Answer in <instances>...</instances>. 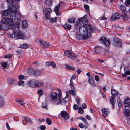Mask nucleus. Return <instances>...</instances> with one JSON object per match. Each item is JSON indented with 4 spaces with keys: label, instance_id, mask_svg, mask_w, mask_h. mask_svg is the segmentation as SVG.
<instances>
[{
    "label": "nucleus",
    "instance_id": "7c9ffc66",
    "mask_svg": "<svg viewBox=\"0 0 130 130\" xmlns=\"http://www.w3.org/2000/svg\"><path fill=\"white\" fill-rule=\"evenodd\" d=\"M120 7L121 10L122 11L123 13L125 12H127V11H126V8L124 6L122 5H121L120 6Z\"/></svg>",
    "mask_w": 130,
    "mask_h": 130
},
{
    "label": "nucleus",
    "instance_id": "13d9d810",
    "mask_svg": "<svg viewBox=\"0 0 130 130\" xmlns=\"http://www.w3.org/2000/svg\"><path fill=\"white\" fill-rule=\"evenodd\" d=\"M95 79L97 82L99 81V78L98 76L97 75H96L95 76Z\"/></svg>",
    "mask_w": 130,
    "mask_h": 130
},
{
    "label": "nucleus",
    "instance_id": "49530a36",
    "mask_svg": "<svg viewBox=\"0 0 130 130\" xmlns=\"http://www.w3.org/2000/svg\"><path fill=\"white\" fill-rule=\"evenodd\" d=\"M37 93L39 96H41L43 93L42 91L41 90H38L37 91Z\"/></svg>",
    "mask_w": 130,
    "mask_h": 130
},
{
    "label": "nucleus",
    "instance_id": "f3484780",
    "mask_svg": "<svg viewBox=\"0 0 130 130\" xmlns=\"http://www.w3.org/2000/svg\"><path fill=\"white\" fill-rule=\"evenodd\" d=\"M88 81L89 83L92 86H95L94 80L92 78V77H89Z\"/></svg>",
    "mask_w": 130,
    "mask_h": 130
},
{
    "label": "nucleus",
    "instance_id": "c85d7f7f",
    "mask_svg": "<svg viewBox=\"0 0 130 130\" xmlns=\"http://www.w3.org/2000/svg\"><path fill=\"white\" fill-rule=\"evenodd\" d=\"M35 71L32 68H30L28 70L27 72L29 75H32L34 74Z\"/></svg>",
    "mask_w": 130,
    "mask_h": 130
},
{
    "label": "nucleus",
    "instance_id": "4be33fe9",
    "mask_svg": "<svg viewBox=\"0 0 130 130\" xmlns=\"http://www.w3.org/2000/svg\"><path fill=\"white\" fill-rule=\"evenodd\" d=\"M40 43L41 44L45 47H47L50 46L48 43H47L46 42L44 41H40Z\"/></svg>",
    "mask_w": 130,
    "mask_h": 130
},
{
    "label": "nucleus",
    "instance_id": "6e6552de",
    "mask_svg": "<svg viewBox=\"0 0 130 130\" xmlns=\"http://www.w3.org/2000/svg\"><path fill=\"white\" fill-rule=\"evenodd\" d=\"M61 115V117L65 121L67 122V121L69 118V115L65 111H63L61 112L60 113L59 115V116L60 117V115Z\"/></svg>",
    "mask_w": 130,
    "mask_h": 130
},
{
    "label": "nucleus",
    "instance_id": "1a4fd4ad",
    "mask_svg": "<svg viewBox=\"0 0 130 130\" xmlns=\"http://www.w3.org/2000/svg\"><path fill=\"white\" fill-rule=\"evenodd\" d=\"M100 42L103 43L106 46H108L110 44V42L109 40H107L104 37H102L99 40Z\"/></svg>",
    "mask_w": 130,
    "mask_h": 130
},
{
    "label": "nucleus",
    "instance_id": "a19ab883",
    "mask_svg": "<svg viewBox=\"0 0 130 130\" xmlns=\"http://www.w3.org/2000/svg\"><path fill=\"white\" fill-rule=\"evenodd\" d=\"M12 56V55L11 54H7L5 55L4 56V58H10Z\"/></svg>",
    "mask_w": 130,
    "mask_h": 130
},
{
    "label": "nucleus",
    "instance_id": "dca6fc26",
    "mask_svg": "<svg viewBox=\"0 0 130 130\" xmlns=\"http://www.w3.org/2000/svg\"><path fill=\"white\" fill-rule=\"evenodd\" d=\"M128 106H124L123 113L127 117H129L130 115V110L126 108V107H127Z\"/></svg>",
    "mask_w": 130,
    "mask_h": 130
},
{
    "label": "nucleus",
    "instance_id": "864d4df0",
    "mask_svg": "<svg viewBox=\"0 0 130 130\" xmlns=\"http://www.w3.org/2000/svg\"><path fill=\"white\" fill-rule=\"evenodd\" d=\"M80 119L82 120L84 123L87 124V122L86 120L83 117H81L80 118Z\"/></svg>",
    "mask_w": 130,
    "mask_h": 130
},
{
    "label": "nucleus",
    "instance_id": "0eeeda50",
    "mask_svg": "<svg viewBox=\"0 0 130 130\" xmlns=\"http://www.w3.org/2000/svg\"><path fill=\"white\" fill-rule=\"evenodd\" d=\"M64 54L65 56L68 57V58L73 60H75L77 58L76 55L70 52V51L68 50H65L64 52Z\"/></svg>",
    "mask_w": 130,
    "mask_h": 130
},
{
    "label": "nucleus",
    "instance_id": "9d476101",
    "mask_svg": "<svg viewBox=\"0 0 130 130\" xmlns=\"http://www.w3.org/2000/svg\"><path fill=\"white\" fill-rule=\"evenodd\" d=\"M45 18L49 19L50 18V14L52 11L51 8H49L45 9Z\"/></svg>",
    "mask_w": 130,
    "mask_h": 130
},
{
    "label": "nucleus",
    "instance_id": "9b49d317",
    "mask_svg": "<svg viewBox=\"0 0 130 130\" xmlns=\"http://www.w3.org/2000/svg\"><path fill=\"white\" fill-rule=\"evenodd\" d=\"M121 17L120 14L118 13H115L110 18L111 20H114L119 19Z\"/></svg>",
    "mask_w": 130,
    "mask_h": 130
},
{
    "label": "nucleus",
    "instance_id": "a878e982",
    "mask_svg": "<svg viewBox=\"0 0 130 130\" xmlns=\"http://www.w3.org/2000/svg\"><path fill=\"white\" fill-rule=\"evenodd\" d=\"M111 93L112 96H114L115 95H117L118 93V92L114 89H112L111 91Z\"/></svg>",
    "mask_w": 130,
    "mask_h": 130
},
{
    "label": "nucleus",
    "instance_id": "423d86ee",
    "mask_svg": "<svg viewBox=\"0 0 130 130\" xmlns=\"http://www.w3.org/2000/svg\"><path fill=\"white\" fill-rule=\"evenodd\" d=\"M65 3L64 2L61 1L54 8V11L55 12L57 16H59L60 14V12L59 11V9L61 8L62 9L64 8V6Z\"/></svg>",
    "mask_w": 130,
    "mask_h": 130
},
{
    "label": "nucleus",
    "instance_id": "aec40b11",
    "mask_svg": "<svg viewBox=\"0 0 130 130\" xmlns=\"http://www.w3.org/2000/svg\"><path fill=\"white\" fill-rule=\"evenodd\" d=\"M63 27L66 29L70 30L71 28V26L67 23H66L64 25H63Z\"/></svg>",
    "mask_w": 130,
    "mask_h": 130
},
{
    "label": "nucleus",
    "instance_id": "4c0bfd02",
    "mask_svg": "<svg viewBox=\"0 0 130 130\" xmlns=\"http://www.w3.org/2000/svg\"><path fill=\"white\" fill-rule=\"evenodd\" d=\"M70 86L71 89H75L74 84L73 83V81L71 80H70Z\"/></svg>",
    "mask_w": 130,
    "mask_h": 130
},
{
    "label": "nucleus",
    "instance_id": "b1692460",
    "mask_svg": "<svg viewBox=\"0 0 130 130\" xmlns=\"http://www.w3.org/2000/svg\"><path fill=\"white\" fill-rule=\"evenodd\" d=\"M24 118L25 119V120L28 123L30 124H32L33 123V122L32 120L30 119L28 117L24 116Z\"/></svg>",
    "mask_w": 130,
    "mask_h": 130
},
{
    "label": "nucleus",
    "instance_id": "338daca9",
    "mask_svg": "<svg viewBox=\"0 0 130 130\" xmlns=\"http://www.w3.org/2000/svg\"><path fill=\"white\" fill-rule=\"evenodd\" d=\"M51 61L47 62H46V65L48 66H50L51 65Z\"/></svg>",
    "mask_w": 130,
    "mask_h": 130
},
{
    "label": "nucleus",
    "instance_id": "473e14b6",
    "mask_svg": "<svg viewBox=\"0 0 130 130\" xmlns=\"http://www.w3.org/2000/svg\"><path fill=\"white\" fill-rule=\"evenodd\" d=\"M58 90L59 91V93L58 95V99L57 100H62L61 98L62 97V94L61 93V91L60 89H58Z\"/></svg>",
    "mask_w": 130,
    "mask_h": 130
},
{
    "label": "nucleus",
    "instance_id": "8fccbe9b",
    "mask_svg": "<svg viewBox=\"0 0 130 130\" xmlns=\"http://www.w3.org/2000/svg\"><path fill=\"white\" fill-rule=\"evenodd\" d=\"M52 2L51 0H46V3L48 5H50L52 4Z\"/></svg>",
    "mask_w": 130,
    "mask_h": 130
},
{
    "label": "nucleus",
    "instance_id": "4468645a",
    "mask_svg": "<svg viewBox=\"0 0 130 130\" xmlns=\"http://www.w3.org/2000/svg\"><path fill=\"white\" fill-rule=\"evenodd\" d=\"M113 44L114 46L117 47L120 46L121 42L119 39H116L113 40Z\"/></svg>",
    "mask_w": 130,
    "mask_h": 130
},
{
    "label": "nucleus",
    "instance_id": "ea45409f",
    "mask_svg": "<svg viewBox=\"0 0 130 130\" xmlns=\"http://www.w3.org/2000/svg\"><path fill=\"white\" fill-rule=\"evenodd\" d=\"M5 105V102L3 99L0 96V105Z\"/></svg>",
    "mask_w": 130,
    "mask_h": 130
},
{
    "label": "nucleus",
    "instance_id": "5fc2aeb1",
    "mask_svg": "<svg viewBox=\"0 0 130 130\" xmlns=\"http://www.w3.org/2000/svg\"><path fill=\"white\" fill-rule=\"evenodd\" d=\"M125 4L126 6H128L130 5V0H127L125 2Z\"/></svg>",
    "mask_w": 130,
    "mask_h": 130
},
{
    "label": "nucleus",
    "instance_id": "2eb2a0df",
    "mask_svg": "<svg viewBox=\"0 0 130 130\" xmlns=\"http://www.w3.org/2000/svg\"><path fill=\"white\" fill-rule=\"evenodd\" d=\"M8 83L11 85L15 84L16 83V81L12 78H9L8 79Z\"/></svg>",
    "mask_w": 130,
    "mask_h": 130
},
{
    "label": "nucleus",
    "instance_id": "bb28decb",
    "mask_svg": "<svg viewBox=\"0 0 130 130\" xmlns=\"http://www.w3.org/2000/svg\"><path fill=\"white\" fill-rule=\"evenodd\" d=\"M130 75V71H126L124 73L122 74V76L123 77H124L127 75Z\"/></svg>",
    "mask_w": 130,
    "mask_h": 130
},
{
    "label": "nucleus",
    "instance_id": "39448f33",
    "mask_svg": "<svg viewBox=\"0 0 130 130\" xmlns=\"http://www.w3.org/2000/svg\"><path fill=\"white\" fill-rule=\"evenodd\" d=\"M9 7L8 6V9L6 10H4L1 12V14L2 16H6L8 15L9 13H10L11 14L12 12H15L16 13V12H15V10L14 8H15L16 9H15V10L17 11V12L18 13H20L18 11V9L19 6L17 5H15L14 6L12 5V6H11V8H9Z\"/></svg>",
    "mask_w": 130,
    "mask_h": 130
},
{
    "label": "nucleus",
    "instance_id": "72a5a7b5",
    "mask_svg": "<svg viewBox=\"0 0 130 130\" xmlns=\"http://www.w3.org/2000/svg\"><path fill=\"white\" fill-rule=\"evenodd\" d=\"M1 66L4 68H6L8 65V62H4L1 63Z\"/></svg>",
    "mask_w": 130,
    "mask_h": 130
},
{
    "label": "nucleus",
    "instance_id": "58836bf2",
    "mask_svg": "<svg viewBox=\"0 0 130 130\" xmlns=\"http://www.w3.org/2000/svg\"><path fill=\"white\" fill-rule=\"evenodd\" d=\"M57 20V17H55L54 18H51L49 20L50 22L51 23L55 22Z\"/></svg>",
    "mask_w": 130,
    "mask_h": 130
},
{
    "label": "nucleus",
    "instance_id": "5701e85b",
    "mask_svg": "<svg viewBox=\"0 0 130 130\" xmlns=\"http://www.w3.org/2000/svg\"><path fill=\"white\" fill-rule=\"evenodd\" d=\"M115 99L114 96H111L110 99V102L112 106H114V102H115Z\"/></svg>",
    "mask_w": 130,
    "mask_h": 130
},
{
    "label": "nucleus",
    "instance_id": "412c9836",
    "mask_svg": "<svg viewBox=\"0 0 130 130\" xmlns=\"http://www.w3.org/2000/svg\"><path fill=\"white\" fill-rule=\"evenodd\" d=\"M22 25L23 28H27L28 27L27 22L25 20H23L22 21Z\"/></svg>",
    "mask_w": 130,
    "mask_h": 130
},
{
    "label": "nucleus",
    "instance_id": "09e8293b",
    "mask_svg": "<svg viewBox=\"0 0 130 130\" xmlns=\"http://www.w3.org/2000/svg\"><path fill=\"white\" fill-rule=\"evenodd\" d=\"M78 112L79 113L82 114L83 113L84 111L83 109L81 107L79 108Z\"/></svg>",
    "mask_w": 130,
    "mask_h": 130
},
{
    "label": "nucleus",
    "instance_id": "ddd939ff",
    "mask_svg": "<svg viewBox=\"0 0 130 130\" xmlns=\"http://www.w3.org/2000/svg\"><path fill=\"white\" fill-rule=\"evenodd\" d=\"M28 85L31 87H36V80H32L29 81L28 83Z\"/></svg>",
    "mask_w": 130,
    "mask_h": 130
},
{
    "label": "nucleus",
    "instance_id": "f704fd0d",
    "mask_svg": "<svg viewBox=\"0 0 130 130\" xmlns=\"http://www.w3.org/2000/svg\"><path fill=\"white\" fill-rule=\"evenodd\" d=\"M95 52L96 53H98L101 50V47H96L95 48Z\"/></svg>",
    "mask_w": 130,
    "mask_h": 130
},
{
    "label": "nucleus",
    "instance_id": "a211bd4d",
    "mask_svg": "<svg viewBox=\"0 0 130 130\" xmlns=\"http://www.w3.org/2000/svg\"><path fill=\"white\" fill-rule=\"evenodd\" d=\"M127 12L123 13V15H122L124 21H126L129 19V15L126 14Z\"/></svg>",
    "mask_w": 130,
    "mask_h": 130
},
{
    "label": "nucleus",
    "instance_id": "f257e3e1",
    "mask_svg": "<svg viewBox=\"0 0 130 130\" xmlns=\"http://www.w3.org/2000/svg\"><path fill=\"white\" fill-rule=\"evenodd\" d=\"M76 23L74 31L77 39L85 40L91 37L93 28L90 25H87V21L86 18L84 17L78 19Z\"/></svg>",
    "mask_w": 130,
    "mask_h": 130
},
{
    "label": "nucleus",
    "instance_id": "cd10ccee",
    "mask_svg": "<svg viewBox=\"0 0 130 130\" xmlns=\"http://www.w3.org/2000/svg\"><path fill=\"white\" fill-rule=\"evenodd\" d=\"M7 1L8 3V5L9 7V8H11V6H12L13 4V1L12 0H7Z\"/></svg>",
    "mask_w": 130,
    "mask_h": 130
},
{
    "label": "nucleus",
    "instance_id": "a18cd8bd",
    "mask_svg": "<svg viewBox=\"0 0 130 130\" xmlns=\"http://www.w3.org/2000/svg\"><path fill=\"white\" fill-rule=\"evenodd\" d=\"M24 84V81L22 80H20L19 81L18 83V85L19 86L21 85H23Z\"/></svg>",
    "mask_w": 130,
    "mask_h": 130
},
{
    "label": "nucleus",
    "instance_id": "3c124183",
    "mask_svg": "<svg viewBox=\"0 0 130 130\" xmlns=\"http://www.w3.org/2000/svg\"><path fill=\"white\" fill-rule=\"evenodd\" d=\"M46 122L47 124L49 125H51V121L49 118H47L46 120Z\"/></svg>",
    "mask_w": 130,
    "mask_h": 130
},
{
    "label": "nucleus",
    "instance_id": "680f3d73",
    "mask_svg": "<svg viewBox=\"0 0 130 130\" xmlns=\"http://www.w3.org/2000/svg\"><path fill=\"white\" fill-rule=\"evenodd\" d=\"M78 126L81 128H82L84 127V126L83 125V124L82 123H80L79 124Z\"/></svg>",
    "mask_w": 130,
    "mask_h": 130
},
{
    "label": "nucleus",
    "instance_id": "603ef678",
    "mask_svg": "<svg viewBox=\"0 0 130 130\" xmlns=\"http://www.w3.org/2000/svg\"><path fill=\"white\" fill-rule=\"evenodd\" d=\"M27 45L25 44H23L21 45L20 46V47L22 48H26L27 47Z\"/></svg>",
    "mask_w": 130,
    "mask_h": 130
},
{
    "label": "nucleus",
    "instance_id": "bf43d9fd",
    "mask_svg": "<svg viewBox=\"0 0 130 130\" xmlns=\"http://www.w3.org/2000/svg\"><path fill=\"white\" fill-rule=\"evenodd\" d=\"M84 8L88 10L89 9V6L87 5H84Z\"/></svg>",
    "mask_w": 130,
    "mask_h": 130
},
{
    "label": "nucleus",
    "instance_id": "69168bd1",
    "mask_svg": "<svg viewBox=\"0 0 130 130\" xmlns=\"http://www.w3.org/2000/svg\"><path fill=\"white\" fill-rule=\"evenodd\" d=\"M73 108L74 110H76L78 109V106H73Z\"/></svg>",
    "mask_w": 130,
    "mask_h": 130
},
{
    "label": "nucleus",
    "instance_id": "f8f14e48",
    "mask_svg": "<svg viewBox=\"0 0 130 130\" xmlns=\"http://www.w3.org/2000/svg\"><path fill=\"white\" fill-rule=\"evenodd\" d=\"M101 111L102 113L103 116L106 117L109 113V111L108 108H103L102 109Z\"/></svg>",
    "mask_w": 130,
    "mask_h": 130
},
{
    "label": "nucleus",
    "instance_id": "393cba45",
    "mask_svg": "<svg viewBox=\"0 0 130 130\" xmlns=\"http://www.w3.org/2000/svg\"><path fill=\"white\" fill-rule=\"evenodd\" d=\"M16 101L17 102L19 103L21 105H25L24 102L23 100H21L19 99H16Z\"/></svg>",
    "mask_w": 130,
    "mask_h": 130
},
{
    "label": "nucleus",
    "instance_id": "c03bdc74",
    "mask_svg": "<svg viewBox=\"0 0 130 130\" xmlns=\"http://www.w3.org/2000/svg\"><path fill=\"white\" fill-rule=\"evenodd\" d=\"M75 100L78 105H79L80 103V99L78 97H77L75 98Z\"/></svg>",
    "mask_w": 130,
    "mask_h": 130
},
{
    "label": "nucleus",
    "instance_id": "774afa93",
    "mask_svg": "<svg viewBox=\"0 0 130 130\" xmlns=\"http://www.w3.org/2000/svg\"><path fill=\"white\" fill-rule=\"evenodd\" d=\"M86 118L88 120H90L91 119L90 117L88 115H86Z\"/></svg>",
    "mask_w": 130,
    "mask_h": 130
},
{
    "label": "nucleus",
    "instance_id": "052dcab7",
    "mask_svg": "<svg viewBox=\"0 0 130 130\" xmlns=\"http://www.w3.org/2000/svg\"><path fill=\"white\" fill-rule=\"evenodd\" d=\"M6 127L7 128V129L8 130H10V126H9L8 124V123H6Z\"/></svg>",
    "mask_w": 130,
    "mask_h": 130
},
{
    "label": "nucleus",
    "instance_id": "7ed1b4c3",
    "mask_svg": "<svg viewBox=\"0 0 130 130\" xmlns=\"http://www.w3.org/2000/svg\"><path fill=\"white\" fill-rule=\"evenodd\" d=\"M13 34L8 33V35L12 38H15L16 39H25L26 37L25 34L19 31V24L17 23L14 24L11 27Z\"/></svg>",
    "mask_w": 130,
    "mask_h": 130
},
{
    "label": "nucleus",
    "instance_id": "2f4dec72",
    "mask_svg": "<svg viewBox=\"0 0 130 130\" xmlns=\"http://www.w3.org/2000/svg\"><path fill=\"white\" fill-rule=\"evenodd\" d=\"M43 85V83L40 81H37L36 80V87H40Z\"/></svg>",
    "mask_w": 130,
    "mask_h": 130
},
{
    "label": "nucleus",
    "instance_id": "c756f323",
    "mask_svg": "<svg viewBox=\"0 0 130 130\" xmlns=\"http://www.w3.org/2000/svg\"><path fill=\"white\" fill-rule=\"evenodd\" d=\"M72 90H69V92L73 96H75L76 95V93L75 91V89H72Z\"/></svg>",
    "mask_w": 130,
    "mask_h": 130
},
{
    "label": "nucleus",
    "instance_id": "79ce46f5",
    "mask_svg": "<svg viewBox=\"0 0 130 130\" xmlns=\"http://www.w3.org/2000/svg\"><path fill=\"white\" fill-rule=\"evenodd\" d=\"M35 72L36 74L39 75H41L42 74V72L41 71L38 70H35Z\"/></svg>",
    "mask_w": 130,
    "mask_h": 130
},
{
    "label": "nucleus",
    "instance_id": "6ab92c4d",
    "mask_svg": "<svg viewBox=\"0 0 130 130\" xmlns=\"http://www.w3.org/2000/svg\"><path fill=\"white\" fill-rule=\"evenodd\" d=\"M124 103L125 104L129 106L130 105V98L128 97H127L126 99H125Z\"/></svg>",
    "mask_w": 130,
    "mask_h": 130
},
{
    "label": "nucleus",
    "instance_id": "de8ad7c7",
    "mask_svg": "<svg viewBox=\"0 0 130 130\" xmlns=\"http://www.w3.org/2000/svg\"><path fill=\"white\" fill-rule=\"evenodd\" d=\"M50 66H51L54 68H55L56 67V63L52 61H51Z\"/></svg>",
    "mask_w": 130,
    "mask_h": 130
},
{
    "label": "nucleus",
    "instance_id": "f03ea898",
    "mask_svg": "<svg viewBox=\"0 0 130 130\" xmlns=\"http://www.w3.org/2000/svg\"><path fill=\"white\" fill-rule=\"evenodd\" d=\"M14 8L15 12H16V13H15V12H12L10 14V19L6 17L3 18L2 19L1 23L6 24L7 25L12 27L14 24H13V22H18L20 18V13L17 12V11L15 10L16 8Z\"/></svg>",
    "mask_w": 130,
    "mask_h": 130
},
{
    "label": "nucleus",
    "instance_id": "e2e57ef3",
    "mask_svg": "<svg viewBox=\"0 0 130 130\" xmlns=\"http://www.w3.org/2000/svg\"><path fill=\"white\" fill-rule=\"evenodd\" d=\"M76 78V76L75 75H74L72 76L71 77V78L70 80H72V79H75Z\"/></svg>",
    "mask_w": 130,
    "mask_h": 130
},
{
    "label": "nucleus",
    "instance_id": "0e129e2a",
    "mask_svg": "<svg viewBox=\"0 0 130 130\" xmlns=\"http://www.w3.org/2000/svg\"><path fill=\"white\" fill-rule=\"evenodd\" d=\"M45 121V120L44 119H39V121L40 123H41L42 122H43Z\"/></svg>",
    "mask_w": 130,
    "mask_h": 130
},
{
    "label": "nucleus",
    "instance_id": "c9c22d12",
    "mask_svg": "<svg viewBox=\"0 0 130 130\" xmlns=\"http://www.w3.org/2000/svg\"><path fill=\"white\" fill-rule=\"evenodd\" d=\"M75 21V20L74 19L71 18L68 20V22L70 23H74Z\"/></svg>",
    "mask_w": 130,
    "mask_h": 130
},
{
    "label": "nucleus",
    "instance_id": "e433bc0d",
    "mask_svg": "<svg viewBox=\"0 0 130 130\" xmlns=\"http://www.w3.org/2000/svg\"><path fill=\"white\" fill-rule=\"evenodd\" d=\"M65 67L67 69L70 70H74L75 69L74 68L71 67L69 65H65Z\"/></svg>",
    "mask_w": 130,
    "mask_h": 130
},
{
    "label": "nucleus",
    "instance_id": "4d7b16f0",
    "mask_svg": "<svg viewBox=\"0 0 130 130\" xmlns=\"http://www.w3.org/2000/svg\"><path fill=\"white\" fill-rule=\"evenodd\" d=\"M40 128L41 130H44L46 128V127L44 125H42L40 126Z\"/></svg>",
    "mask_w": 130,
    "mask_h": 130
},
{
    "label": "nucleus",
    "instance_id": "20e7f679",
    "mask_svg": "<svg viewBox=\"0 0 130 130\" xmlns=\"http://www.w3.org/2000/svg\"><path fill=\"white\" fill-rule=\"evenodd\" d=\"M69 92H66V96L64 98L62 99V100H57L58 94L56 92H52L51 94L50 98L51 100L55 105H65L66 103H68L69 99L66 100L68 96Z\"/></svg>",
    "mask_w": 130,
    "mask_h": 130
},
{
    "label": "nucleus",
    "instance_id": "37998d69",
    "mask_svg": "<svg viewBox=\"0 0 130 130\" xmlns=\"http://www.w3.org/2000/svg\"><path fill=\"white\" fill-rule=\"evenodd\" d=\"M117 101L118 106H122V103L120 97H118L117 99Z\"/></svg>",
    "mask_w": 130,
    "mask_h": 130
},
{
    "label": "nucleus",
    "instance_id": "6e6d98bb",
    "mask_svg": "<svg viewBox=\"0 0 130 130\" xmlns=\"http://www.w3.org/2000/svg\"><path fill=\"white\" fill-rule=\"evenodd\" d=\"M24 78V76L22 75H19L18 76V78L19 80H23Z\"/></svg>",
    "mask_w": 130,
    "mask_h": 130
}]
</instances>
